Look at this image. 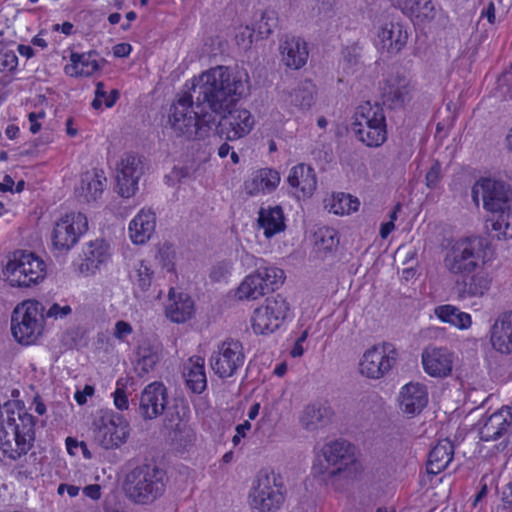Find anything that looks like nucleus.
Here are the masks:
<instances>
[{"label": "nucleus", "instance_id": "obj_1", "mask_svg": "<svg viewBox=\"0 0 512 512\" xmlns=\"http://www.w3.org/2000/svg\"><path fill=\"white\" fill-rule=\"evenodd\" d=\"M213 114H221L219 134L228 141L247 136L254 128L255 119L236 102L249 90V76L245 71L216 66L200 74L193 85Z\"/></svg>", "mask_w": 512, "mask_h": 512}, {"label": "nucleus", "instance_id": "obj_2", "mask_svg": "<svg viewBox=\"0 0 512 512\" xmlns=\"http://www.w3.org/2000/svg\"><path fill=\"white\" fill-rule=\"evenodd\" d=\"M35 440V420L18 400L0 406V451L17 460L26 455Z\"/></svg>", "mask_w": 512, "mask_h": 512}, {"label": "nucleus", "instance_id": "obj_3", "mask_svg": "<svg viewBox=\"0 0 512 512\" xmlns=\"http://www.w3.org/2000/svg\"><path fill=\"white\" fill-rule=\"evenodd\" d=\"M197 77L192 80L190 92L181 94L170 108L168 123L172 132L179 137L204 138L215 124V116L208 111L202 96L193 90Z\"/></svg>", "mask_w": 512, "mask_h": 512}, {"label": "nucleus", "instance_id": "obj_4", "mask_svg": "<svg viewBox=\"0 0 512 512\" xmlns=\"http://www.w3.org/2000/svg\"><path fill=\"white\" fill-rule=\"evenodd\" d=\"M241 261L253 262L255 269L246 274L234 289L233 296L237 301H256L284 283V271L266 260L246 253Z\"/></svg>", "mask_w": 512, "mask_h": 512}, {"label": "nucleus", "instance_id": "obj_5", "mask_svg": "<svg viewBox=\"0 0 512 512\" xmlns=\"http://www.w3.org/2000/svg\"><path fill=\"white\" fill-rule=\"evenodd\" d=\"M488 262L487 248L476 236L460 237L446 248L443 268L456 277H466L483 270Z\"/></svg>", "mask_w": 512, "mask_h": 512}, {"label": "nucleus", "instance_id": "obj_6", "mask_svg": "<svg viewBox=\"0 0 512 512\" xmlns=\"http://www.w3.org/2000/svg\"><path fill=\"white\" fill-rule=\"evenodd\" d=\"M130 436L131 426L127 418L111 409L98 411L88 428L91 444L105 452L121 449Z\"/></svg>", "mask_w": 512, "mask_h": 512}, {"label": "nucleus", "instance_id": "obj_7", "mask_svg": "<svg viewBox=\"0 0 512 512\" xmlns=\"http://www.w3.org/2000/svg\"><path fill=\"white\" fill-rule=\"evenodd\" d=\"M312 471L325 481L348 477L356 471L354 446L345 440L326 442L315 451Z\"/></svg>", "mask_w": 512, "mask_h": 512}, {"label": "nucleus", "instance_id": "obj_8", "mask_svg": "<svg viewBox=\"0 0 512 512\" xmlns=\"http://www.w3.org/2000/svg\"><path fill=\"white\" fill-rule=\"evenodd\" d=\"M47 274L44 260L37 254L17 250L6 257L2 266V279L12 288L27 289L42 283Z\"/></svg>", "mask_w": 512, "mask_h": 512}, {"label": "nucleus", "instance_id": "obj_9", "mask_svg": "<svg viewBox=\"0 0 512 512\" xmlns=\"http://www.w3.org/2000/svg\"><path fill=\"white\" fill-rule=\"evenodd\" d=\"M46 321L44 306L36 299L18 303L11 314V334L23 346L37 344L44 335Z\"/></svg>", "mask_w": 512, "mask_h": 512}, {"label": "nucleus", "instance_id": "obj_10", "mask_svg": "<svg viewBox=\"0 0 512 512\" xmlns=\"http://www.w3.org/2000/svg\"><path fill=\"white\" fill-rule=\"evenodd\" d=\"M293 318L288 299L282 294L265 298L251 312L249 327L256 336H271L281 331Z\"/></svg>", "mask_w": 512, "mask_h": 512}, {"label": "nucleus", "instance_id": "obj_11", "mask_svg": "<svg viewBox=\"0 0 512 512\" xmlns=\"http://www.w3.org/2000/svg\"><path fill=\"white\" fill-rule=\"evenodd\" d=\"M285 501L283 477L272 468L260 470L254 477L247 502L253 512H276Z\"/></svg>", "mask_w": 512, "mask_h": 512}, {"label": "nucleus", "instance_id": "obj_12", "mask_svg": "<svg viewBox=\"0 0 512 512\" xmlns=\"http://www.w3.org/2000/svg\"><path fill=\"white\" fill-rule=\"evenodd\" d=\"M123 488L135 503H153L165 492V472L154 465L136 466L126 475Z\"/></svg>", "mask_w": 512, "mask_h": 512}, {"label": "nucleus", "instance_id": "obj_13", "mask_svg": "<svg viewBox=\"0 0 512 512\" xmlns=\"http://www.w3.org/2000/svg\"><path fill=\"white\" fill-rule=\"evenodd\" d=\"M352 131L368 147H380L387 140V125L383 109L370 102L360 104L354 114Z\"/></svg>", "mask_w": 512, "mask_h": 512}, {"label": "nucleus", "instance_id": "obj_14", "mask_svg": "<svg viewBox=\"0 0 512 512\" xmlns=\"http://www.w3.org/2000/svg\"><path fill=\"white\" fill-rule=\"evenodd\" d=\"M398 349L394 344L381 341L368 346L358 361L359 374L370 380H380L386 377L397 365Z\"/></svg>", "mask_w": 512, "mask_h": 512}, {"label": "nucleus", "instance_id": "obj_15", "mask_svg": "<svg viewBox=\"0 0 512 512\" xmlns=\"http://www.w3.org/2000/svg\"><path fill=\"white\" fill-rule=\"evenodd\" d=\"M89 229L88 218L81 212H68L56 222L51 232V244L59 252H68Z\"/></svg>", "mask_w": 512, "mask_h": 512}, {"label": "nucleus", "instance_id": "obj_16", "mask_svg": "<svg viewBox=\"0 0 512 512\" xmlns=\"http://www.w3.org/2000/svg\"><path fill=\"white\" fill-rule=\"evenodd\" d=\"M113 248L110 241L96 238L86 242L81 254L73 262L74 270L81 276H94L105 269L112 260Z\"/></svg>", "mask_w": 512, "mask_h": 512}, {"label": "nucleus", "instance_id": "obj_17", "mask_svg": "<svg viewBox=\"0 0 512 512\" xmlns=\"http://www.w3.org/2000/svg\"><path fill=\"white\" fill-rule=\"evenodd\" d=\"M127 277L133 296L143 302L159 299L162 291L155 282V270L150 261L132 259L127 263Z\"/></svg>", "mask_w": 512, "mask_h": 512}, {"label": "nucleus", "instance_id": "obj_18", "mask_svg": "<svg viewBox=\"0 0 512 512\" xmlns=\"http://www.w3.org/2000/svg\"><path fill=\"white\" fill-rule=\"evenodd\" d=\"M472 199L477 206L482 199L484 208L491 214H497L512 205L510 187L502 181L490 178L481 179L474 184Z\"/></svg>", "mask_w": 512, "mask_h": 512}, {"label": "nucleus", "instance_id": "obj_19", "mask_svg": "<svg viewBox=\"0 0 512 512\" xmlns=\"http://www.w3.org/2000/svg\"><path fill=\"white\" fill-rule=\"evenodd\" d=\"M144 173L139 157L123 154L115 166L116 191L123 198H131L138 191L139 181Z\"/></svg>", "mask_w": 512, "mask_h": 512}, {"label": "nucleus", "instance_id": "obj_20", "mask_svg": "<svg viewBox=\"0 0 512 512\" xmlns=\"http://www.w3.org/2000/svg\"><path fill=\"white\" fill-rule=\"evenodd\" d=\"M245 356L242 344L237 340H226L218 345L210 358V366L221 378L232 376L243 364Z\"/></svg>", "mask_w": 512, "mask_h": 512}, {"label": "nucleus", "instance_id": "obj_21", "mask_svg": "<svg viewBox=\"0 0 512 512\" xmlns=\"http://www.w3.org/2000/svg\"><path fill=\"white\" fill-rule=\"evenodd\" d=\"M457 356L447 347L429 345L421 353L423 371L430 377L444 379L452 375Z\"/></svg>", "mask_w": 512, "mask_h": 512}, {"label": "nucleus", "instance_id": "obj_22", "mask_svg": "<svg viewBox=\"0 0 512 512\" xmlns=\"http://www.w3.org/2000/svg\"><path fill=\"white\" fill-rule=\"evenodd\" d=\"M286 182L289 193L297 201L310 199L317 189V175L314 168L305 163L292 166L287 174Z\"/></svg>", "mask_w": 512, "mask_h": 512}, {"label": "nucleus", "instance_id": "obj_23", "mask_svg": "<svg viewBox=\"0 0 512 512\" xmlns=\"http://www.w3.org/2000/svg\"><path fill=\"white\" fill-rule=\"evenodd\" d=\"M168 395L163 383L155 381L146 385L139 397V414L144 420L160 416L167 405Z\"/></svg>", "mask_w": 512, "mask_h": 512}, {"label": "nucleus", "instance_id": "obj_24", "mask_svg": "<svg viewBox=\"0 0 512 512\" xmlns=\"http://www.w3.org/2000/svg\"><path fill=\"white\" fill-rule=\"evenodd\" d=\"M428 387L419 382H410L401 387L398 396L399 409L406 415L419 414L428 404Z\"/></svg>", "mask_w": 512, "mask_h": 512}, {"label": "nucleus", "instance_id": "obj_25", "mask_svg": "<svg viewBox=\"0 0 512 512\" xmlns=\"http://www.w3.org/2000/svg\"><path fill=\"white\" fill-rule=\"evenodd\" d=\"M390 2L414 25H426L437 17L438 10L433 0H390Z\"/></svg>", "mask_w": 512, "mask_h": 512}, {"label": "nucleus", "instance_id": "obj_26", "mask_svg": "<svg viewBox=\"0 0 512 512\" xmlns=\"http://www.w3.org/2000/svg\"><path fill=\"white\" fill-rule=\"evenodd\" d=\"M281 182L280 173L273 168H260L253 171L243 183L246 195L255 197L270 194Z\"/></svg>", "mask_w": 512, "mask_h": 512}, {"label": "nucleus", "instance_id": "obj_27", "mask_svg": "<svg viewBox=\"0 0 512 512\" xmlns=\"http://www.w3.org/2000/svg\"><path fill=\"white\" fill-rule=\"evenodd\" d=\"M195 303L192 297L175 288L168 291L165 316L173 323L182 324L190 321L195 315Z\"/></svg>", "mask_w": 512, "mask_h": 512}, {"label": "nucleus", "instance_id": "obj_28", "mask_svg": "<svg viewBox=\"0 0 512 512\" xmlns=\"http://www.w3.org/2000/svg\"><path fill=\"white\" fill-rule=\"evenodd\" d=\"M407 39V31L402 24L387 22L378 29L375 45L382 52L396 54L406 45Z\"/></svg>", "mask_w": 512, "mask_h": 512}, {"label": "nucleus", "instance_id": "obj_29", "mask_svg": "<svg viewBox=\"0 0 512 512\" xmlns=\"http://www.w3.org/2000/svg\"><path fill=\"white\" fill-rule=\"evenodd\" d=\"M107 187L105 172L101 169H91L83 173L79 184L75 188L77 197L87 203L101 198Z\"/></svg>", "mask_w": 512, "mask_h": 512}, {"label": "nucleus", "instance_id": "obj_30", "mask_svg": "<svg viewBox=\"0 0 512 512\" xmlns=\"http://www.w3.org/2000/svg\"><path fill=\"white\" fill-rule=\"evenodd\" d=\"M156 229V215L151 209H141L128 224V237L134 245H145Z\"/></svg>", "mask_w": 512, "mask_h": 512}, {"label": "nucleus", "instance_id": "obj_31", "mask_svg": "<svg viewBox=\"0 0 512 512\" xmlns=\"http://www.w3.org/2000/svg\"><path fill=\"white\" fill-rule=\"evenodd\" d=\"M490 344L501 354L512 353V311L501 313L490 328Z\"/></svg>", "mask_w": 512, "mask_h": 512}, {"label": "nucleus", "instance_id": "obj_32", "mask_svg": "<svg viewBox=\"0 0 512 512\" xmlns=\"http://www.w3.org/2000/svg\"><path fill=\"white\" fill-rule=\"evenodd\" d=\"M257 226L268 240L283 233L287 227L283 208L279 205L261 207L258 211Z\"/></svg>", "mask_w": 512, "mask_h": 512}, {"label": "nucleus", "instance_id": "obj_33", "mask_svg": "<svg viewBox=\"0 0 512 512\" xmlns=\"http://www.w3.org/2000/svg\"><path fill=\"white\" fill-rule=\"evenodd\" d=\"M456 282L458 298L464 300L472 297H483L491 287V278L488 273L478 270L469 276L460 277Z\"/></svg>", "mask_w": 512, "mask_h": 512}, {"label": "nucleus", "instance_id": "obj_34", "mask_svg": "<svg viewBox=\"0 0 512 512\" xmlns=\"http://www.w3.org/2000/svg\"><path fill=\"white\" fill-rule=\"evenodd\" d=\"M512 425V413L508 408H502L499 411L487 417L480 426V438L483 441H492L505 434Z\"/></svg>", "mask_w": 512, "mask_h": 512}, {"label": "nucleus", "instance_id": "obj_35", "mask_svg": "<svg viewBox=\"0 0 512 512\" xmlns=\"http://www.w3.org/2000/svg\"><path fill=\"white\" fill-rule=\"evenodd\" d=\"M102 62L93 52L71 53L64 70L70 77L91 76L101 69Z\"/></svg>", "mask_w": 512, "mask_h": 512}, {"label": "nucleus", "instance_id": "obj_36", "mask_svg": "<svg viewBox=\"0 0 512 512\" xmlns=\"http://www.w3.org/2000/svg\"><path fill=\"white\" fill-rule=\"evenodd\" d=\"M283 63L291 69H300L308 59L307 44L300 38H288L281 45Z\"/></svg>", "mask_w": 512, "mask_h": 512}, {"label": "nucleus", "instance_id": "obj_37", "mask_svg": "<svg viewBox=\"0 0 512 512\" xmlns=\"http://www.w3.org/2000/svg\"><path fill=\"white\" fill-rule=\"evenodd\" d=\"M271 33V28L265 16H262L255 25H239L235 29V41L239 48L247 50L251 46L268 36Z\"/></svg>", "mask_w": 512, "mask_h": 512}, {"label": "nucleus", "instance_id": "obj_38", "mask_svg": "<svg viewBox=\"0 0 512 512\" xmlns=\"http://www.w3.org/2000/svg\"><path fill=\"white\" fill-rule=\"evenodd\" d=\"M324 208L337 216H348L360 208V201L356 196L345 192H332L323 201Z\"/></svg>", "mask_w": 512, "mask_h": 512}, {"label": "nucleus", "instance_id": "obj_39", "mask_svg": "<svg viewBox=\"0 0 512 512\" xmlns=\"http://www.w3.org/2000/svg\"><path fill=\"white\" fill-rule=\"evenodd\" d=\"M434 315L441 323L448 324L461 331L470 329L473 323L471 314L452 304L436 306Z\"/></svg>", "mask_w": 512, "mask_h": 512}, {"label": "nucleus", "instance_id": "obj_40", "mask_svg": "<svg viewBox=\"0 0 512 512\" xmlns=\"http://www.w3.org/2000/svg\"><path fill=\"white\" fill-rule=\"evenodd\" d=\"M453 444L448 439L440 440L430 451L427 472L433 475L439 474L453 459Z\"/></svg>", "mask_w": 512, "mask_h": 512}, {"label": "nucleus", "instance_id": "obj_41", "mask_svg": "<svg viewBox=\"0 0 512 512\" xmlns=\"http://www.w3.org/2000/svg\"><path fill=\"white\" fill-rule=\"evenodd\" d=\"M186 384L194 393H201L207 385L204 371V359L201 357L190 358L185 372Z\"/></svg>", "mask_w": 512, "mask_h": 512}, {"label": "nucleus", "instance_id": "obj_42", "mask_svg": "<svg viewBox=\"0 0 512 512\" xmlns=\"http://www.w3.org/2000/svg\"><path fill=\"white\" fill-rule=\"evenodd\" d=\"M489 221L498 239L512 238V205L492 214Z\"/></svg>", "mask_w": 512, "mask_h": 512}, {"label": "nucleus", "instance_id": "obj_43", "mask_svg": "<svg viewBox=\"0 0 512 512\" xmlns=\"http://www.w3.org/2000/svg\"><path fill=\"white\" fill-rule=\"evenodd\" d=\"M136 354V368L140 371V374H147L151 372L159 361L157 349L148 343L140 345Z\"/></svg>", "mask_w": 512, "mask_h": 512}, {"label": "nucleus", "instance_id": "obj_44", "mask_svg": "<svg viewBox=\"0 0 512 512\" xmlns=\"http://www.w3.org/2000/svg\"><path fill=\"white\" fill-rule=\"evenodd\" d=\"M339 242V233L334 228H320L316 233L315 246L318 249V251H334L337 249Z\"/></svg>", "mask_w": 512, "mask_h": 512}, {"label": "nucleus", "instance_id": "obj_45", "mask_svg": "<svg viewBox=\"0 0 512 512\" xmlns=\"http://www.w3.org/2000/svg\"><path fill=\"white\" fill-rule=\"evenodd\" d=\"M324 416L322 407L319 404L306 405L299 415L301 426L307 430H315L321 423Z\"/></svg>", "mask_w": 512, "mask_h": 512}, {"label": "nucleus", "instance_id": "obj_46", "mask_svg": "<svg viewBox=\"0 0 512 512\" xmlns=\"http://www.w3.org/2000/svg\"><path fill=\"white\" fill-rule=\"evenodd\" d=\"M104 88L102 82L96 84L95 97L92 101V107L95 110H102L104 107L111 108L118 99L119 93L117 90L107 93Z\"/></svg>", "mask_w": 512, "mask_h": 512}, {"label": "nucleus", "instance_id": "obj_47", "mask_svg": "<svg viewBox=\"0 0 512 512\" xmlns=\"http://www.w3.org/2000/svg\"><path fill=\"white\" fill-rule=\"evenodd\" d=\"M234 271L232 260H222L213 265L210 271V278L214 282H227Z\"/></svg>", "mask_w": 512, "mask_h": 512}, {"label": "nucleus", "instance_id": "obj_48", "mask_svg": "<svg viewBox=\"0 0 512 512\" xmlns=\"http://www.w3.org/2000/svg\"><path fill=\"white\" fill-rule=\"evenodd\" d=\"M158 261L163 269L172 272L175 269L176 253L170 246H163L158 253Z\"/></svg>", "mask_w": 512, "mask_h": 512}, {"label": "nucleus", "instance_id": "obj_49", "mask_svg": "<svg viewBox=\"0 0 512 512\" xmlns=\"http://www.w3.org/2000/svg\"><path fill=\"white\" fill-rule=\"evenodd\" d=\"M401 210V205L397 204L388 215V220L383 221L380 225L379 234L382 239H386L391 232L396 228L395 221L398 218V213Z\"/></svg>", "mask_w": 512, "mask_h": 512}, {"label": "nucleus", "instance_id": "obj_50", "mask_svg": "<svg viewBox=\"0 0 512 512\" xmlns=\"http://www.w3.org/2000/svg\"><path fill=\"white\" fill-rule=\"evenodd\" d=\"M72 313V308L68 304L53 303L44 313L45 319L62 320Z\"/></svg>", "mask_w": 512, "mask_h": 512}, {"label": "nucleus", "instance_id": "obj_51", "mask_svg": "<svg viewBox=\"0 0 512 512\" xmlns=\"http://www.w3.org/2000/svg\"><path fill=\"white\" fill-rule=\"evenodd\" d=\"M133 333V327L130 323L119 320L113 328V336L120 342H126L127 338Z\"/></svg>", "mask_w": 512, "mask_h": 512}, {"label": "nucleus", "instance_id": "obj_52", "mask_svg": "<svg viewBox=\"0 0 512 512\" xmlns=\"http://www.w3.org/2000/svg\"><path fill=\"white\" fill-rule=\"evenodd\" d=\"M413 90V87L411 84L406 80L399 81L398 86L391 90L390 93L393 95V97L400 101L401 103H404L408 98L409 94Z\"/></svg>", "mask_w": 512, "mask_h": 512}, {"label": "nucleus", "instance_id": "obj_53", "mask_svg": "<svg viewBox=\"0 0 512 512\" xmlns=\"http://www.w3.org/2000/svg\"><path fill=\"white\" fill-rule=\"evenodd\" d=\"M46 113L41 110L38 112H31L28 114L29 131L32 134H37L42 127V121L45 119Z\"/></svg>", "mask_w": 512, "mask_h": 512}, {"label": "nucleus", "instance_id": "obj_54", "mask_svg": "<svg viewBox=\"0 0 512 512\" xmlns=\"http://www.w3.org/2000/svg\"><path fill=\"white\" fill-rule=\"evenodd\" d=\"M132 385L133 379L131 377H119L115 382V389L112 394L130 396L131 392L129 391V389L132 387Z\"/></svg>", "mask_w": 512, "mask_h": 512}, {"label": "nucleus", "instance_id": "obj_55", "mask_svg": "<svg viewBox=\"0 0 512 512\" xmlns=\"http://www.w3.org/2000/svg\"><path fill=\"white\" fill-rule=\"evenodd\" d=\"M1 71L13 72L18 67V57L12 51L6 52L1 58Z\"/></svg>", "mask_w": 512, "mask_h": 512}, {"label": "nucleus", "instance_id": "obj_56", "mask_svg": "<svg viewBox=\"0 0 512 512\" xmlns=\"http://www.w3.org/2000/svg\"><path fill=\"white\" fill-rule=\"evenodd\" d=\"M95 393V388L92 385H85L82 389H77L74 393V399L78 405L87 403Z\"/></svg>", "mask_w": 512, "mask_h": 512}, {"label": "nucleus", "instance_id": "obj_57", "mask_svg": "<svg viewBox=\"0 0 512 512\" xmlns=\"http://www.w3.org/2000/svg\"><path fill=\"white\" fill-rule=\"evenodd\" d=\"M441 178V167L439 163H435L431 166L426 174V185L428 188H435Z\"/></svg>", "mask_w": 512, "mask_h": 512}, {"label": "nucleus", "instance_id": "obj_58", "mask_svg": "<svg viewBox=\"0 0 512 512\" xmlns=\"http://www.w3.org/2000/svg\"><path fill=\"white\" fill-rule=\"evenodd\" d=\"M113 405L116 410L120 412L127 411L130 407L129 396L128 395H115L112 394Z\"/></svg>", "mask_w": 512, "mask_h": 512}, {"label": "nucleus", "instance_id": "obj_59", "mask_svg": "<svg viewBox=\"0 0 512 512\" xmlns=\"http://www.w3.org/2000/svg\"><path fill=\"white\" fill-rule=\"evenodd\" d=\"M303 91L306 92L307 95L303 96L300 106L301 107H310L314 102L315 87L312 84L308 83L303 87Z\"/></svg>", "mask_w": 512, "mask_h": 512}, {"label": "nucleus", "instance_id": "obj_60", "mask_svg": "<svg viewBox=\"0 0 512 512\" xmlns=\"http://www.w3.org/2000/svg\"><path fill=\"white\" fill-rule=\"evenodd\" d=\"M251 429V424L249 421H245L242 424H239L236 427V434L232 438V442L234 445H238L242 438L245 437L246 432Z\"/></svg>", "mask_w": 512, "mask_h": 512}, {"label": "nucleus", "instance_id": "obj_61", "mask_svg": "<svg viewBox=\"0 0 512 512\" xmlns=\"http://www.w3.org/2000/svg\"><path fill=\"white\" fill-rule=\"evenodd\" d=\"M83 494L92 500H98L102 494L101 486L98 484L87 485L83 488Z\"/></svg>", "mask_w": 512, "mask_h": 512}, {"label": "nucleus", "instance_id": "obj_62", "mask_svg": "<svg viewBox=\"0 0 512 512\" xmlns=\"http://www.w3.org/2000/svg\"><path fill=\"white\" fill-rule=\"evenodd\" d=\"M132 51V46L129 43H119L113 47V55L118 58L127 57Z\"/></svg>", "mask_w": 512, "mask_h": 512}, {"label": "nucleus", "instance_id": "obj_63", "mask_svg": "<svg viewBox=\"0 0 512 512\" xmlns=\"http://www.w3.org/2000/svg\"><path fill=\"white\" fill-rule=\"evenodd\" d=\"M83 441H78L76 438L67 437L65 440V446L67 453L71 456H76L78 449H80Z\"/></svg>", "mask_w": 512, "mask_h": 512}, {"label": "nucleus", "instance_id": "obj_64", "mask_svg": "<svg viewBox=\"0 0 512 512\" xmlns=\"http://www.w3.org/2000/svg\"><path fill=\"white\" fill-rule=\"evenodd\" d=\"M481 17L486 18L490 24H494L496 21V11L493 2H489L488 5L482 10Z\"/></svg>", "mask_w": 512, "mask_h": 512}]
</instances>
